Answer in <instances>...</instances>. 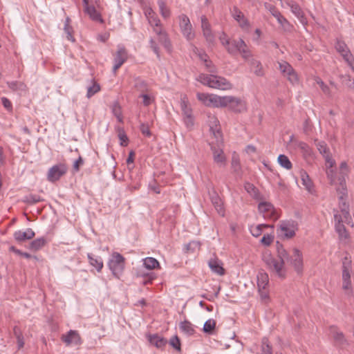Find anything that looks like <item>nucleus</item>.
I'll list each match as a JSON object with an SVG mask.
<instances>
[{
	"label": "nucleus",
	"instance_id": "1",
	"mask_svg": "<svg viewBox=\"0 0 354 354\" xmlns=\"http://www.w3.org/2000/svg\"><path fill=\"white\" fill-rule=\"evenodd\" d=\"M197 80L213 88L227 90L232 88L231 83L225 77L214 75L201 74Z\"/></svg>",
	"mask_w": 354,
	"mask_h": 354
},
{
	"label": "nucleus",
	"instance_id": "2",
	"mask_svg": "<svg viewBox=\"0 0 354 354\" xmlns=\"http://www.w3.org/2000/svg\"><path fill=\"white\" fill-rule=\"evenodd\" d=\"M263 261L269 270L274 272L278 277L283 279L286 277L287 270L282 260L277 259L271 255L266 256Z\"/></svg>",
	"mask_w": 354,
	"mask_h": 354
},
{
	"label": "nucleus",
	"instance_id": "3",
	"mask_svg": "<svg viewBox=\"0 0 354 354\" xmlns=\"http://www.w3.org/2000/svg\"><path fill=\"white\" fill-rule=\"evenodd\" d=\"M125 259L118 252H113L112 258L109 261V267L112 274L116 278L119 279L124 269Z\"/></svg>",
	"mask_w": 354,
	"mask_h": 354
},
{
	"label": "nucleus",
	"instance_id": "4",
	"mask_svg": "<svg viewBox=\"0 0 354 354\" xmlns=\"http://www.w3.org/2000/svg\"><path fill=\"white\" fill-rule=\"evenodd\" d=\"M68 171L66 164L59 163L50 167L47 174V180L49 182L55 183L64 176Z\"/></svg>",
	"mask_w": 354,
	"mask_h": 354
},
{
	"label": "nucleus",
	"instance_id": "5",
	"mask_svg": "<svg viewBox=\"0 0 354 354\" xmlns=\"http://www.w3.org/2000/svg\"><path fill=\"white\" fill-rule=\"evenodd\" d=\"M287 263L291 265L298 274L302 273L304 267L303 256L299 250L297 248L292 249V254L289 257V262Z\"/></svg>",
	"mask_w": 354,
	"mask_h": 354
},
{
	"label": "nucleus",
	"instance_id": "6",
	"mask_svg": "<svg viewBox=\"0 0 354 354\" xmlns=\"http://www.w3.org/2000/svg\"><path fill=\"white\" fill-rule=\"evenodd\" d=\"M351 260L348 257H345L342 259V288L348 290L351 286Z\"/></svg>",
	"mask_w": 354,
	"mask_h": 354
},
{
	"label": "nucleus",
	"instance_id": "7",
	"mask_svg": "<svg viewBox=\"0 0 354 354\" xmlns=\"http://www.w3.org/2000/svg\"><path fill=\"white\" fill-rule=\"evenodd\" d=\"M279 228L286 238L291 239L295 236V232L298 230V223L293 220L281 221Z\"/></svg>",
	"mask_w": 354,
	"mask_h": 354
},
{
	"label": "nucleus",
	"instance_id": "8",
	"mask_svg": "<svg viewBox=\"0 0 354 354\" xmlns=\"http://www.w3.org/2000/svg\"><path fill=\"white\" fill-rule=\"evenodd\" d=\"M279 68L283 76L287 77L292 84H295L298 82L297 75L288 62L286 61L279 62Z\"/></svg>",
	"mask_w": 354,
	"mask_h": 354
},
{
	"label": "nucleus",
	"instance_id": "9",
	"mask_svg": "<svg viewBox=\"0 0 354 354\" xmlns=\"http://www.w3.org/2000/svg\"><path fill=\"white\" fill-rule=\"evenodd\" d=\"M180 27L183 35L188 39L192 40L194 37L192 32V26L188 17L182 14L179 16Z\"/></svg>",
	"mask_w": 354,
	"mask_h": 354
},
{
	"label": "nucleus",
	"instance_id": "10",
	"mask_svg": "<svg viewBox=\"0 0 354 354\" xmlns=\"http://www.w3.org/2000/svg\"><path fill=\"white\" fill-rule=\"evenodd\" d=\"M329 331L333 337V339L336 346L342 347L345 345L348 344V341L346 340L344 333L342 331H340L337 326H330Z\"/></svg>",
	"mask_w": 354,
	"mask_h": 354
},
{
	"label": "nucleus",
	"instance_id": "11",
	"mask_svg": "<svg viewBox=\"0 0 354 354\" xmlns=\"http://www.w3.org/2000/svg\"><path fill=\"white\" fill-rule=\"evenodd\" d=\"M128 58L127 53L124 47H119L118 51L114 55V65L113 71L114 73L121 67Z\"/></svg>",
	"mask_w": 354,
	"mask_h": 354
},
{
	"label": "nucleus",
	"instance_id": "12",
	"mask_svg": "<svg viewBox=\"0 0 354 354\" xmlns=\"http://www.w3.org/2000/svg\"><path fill=\"white\" fill-rule=\"evenodd\" d=\"M232 16L238 23L239 26L243 30H248L250 28V23L244 14L236 7L234 6L232 11Z\"/></svg>",
	"mask_w": 354,
	"mask_h": 354
},
{
	"label": "nucleus",
	"instance_id": "13",
	"mask_svg": "<svg viewBox=\"0 0 354 354\" xmlns=\"http://www.w3.org/2000/svg\"><path fill=\"white\" fill-rule=\"evenodd\" d=\"M317 148L319 150V153L323 155L325 158L326 162L327 165H329L330 167H334L335 162L332 158L329 149L327 147V145L324 141H319L316 144Z\"/></svg>",
	"mask_w": 354,
	"mask_h": 354
},
{
	"label": "nucleus",
	"instance_id": "14",
	"mask_svg": "<svg viewBox=\"0 0 354 354\" xmlns=\"http://www.w3.org/2000/svg\"><path fill=\"white\" fill-rule=\"evenodd\" d=\"M259 211L263 214L264 218H272L277 219V216H275L273 205L267 202H261L258 205Z\"/></svg>",
	"mask_w": 354,
	"mask_h": 354
},
{
	"label": "nucleus",
	"instance_id": "15",
	"mask_svg": "<svg viewBox=\"0 0 354 354\" xmlns=\"http://www.w3.org/2000/svg\"><path fill=\"white\" fill-rule=\"evenodd\" d=\"M226 98H228L226 106H228L232 111L241 112L245 109V104L239 98L233 96H226Z\"/></svg>",
	"mask_w": 354,
	"mask_h": 354
},
{
	"label": "nucleus",
	"instance_id": "16",
	"mask_svg": "<svg viewBox=\"0 0 354 354\" xmlns=\"http://www.w3.org/2000/svg\"><path fill=\"white\" fill-rule=\"evenodd\" d=\"M209 196L210 201L216 212L220 215L223 216L225 214V209L223 208V202L218 194L214 189H212V191H209Z\"/></svg>",
	"mask_w": 354,
	"mask_h": 354
},
{
	"label": "nucleus",
	"instance_id": "17",
	"mask_svg": "<svg viewBox=\"0 0 354 354\" xmlns=\"http://www.w3.org/2000/svg\"><path fill=\"white\" fill-rule=\"evenodd\" d=\"M269 10L271 14L277 19L279 24L281 25L285 30H290L291 25L274 6H270Z\"/></svg>",
	"mask_w": 354,
	"mask_h": 354
},
{
	"label": "nucleus",
	"instance_id": "18",
	"mask_svg": "<svg viewBox=\"0 0 354 354\" xmlns=\"http://www.w3.org/2000/svg\"><path fill=\"white\" fill-rule=\"evenodd\" d=\"M209 131L213 133L215 138H218L221 136L219 121L214 115H208V121Z\"/></svg>",
	"mask_w": 354,
	"mask_h": 354
},
{
	"label": "nucleus",
	"instance_id": "19",
	"mask_svg": "<svg viewBox=\"0 0 354 354\" xmlns=\"http://www.w3.org/2000/svg\"><path fill=\"white\" fill-rule=\"evenodd\" d=\"M62 340L67 345L71 344L79 345L81 344V338L79 333L73 330H69L66 335H63L62 336Z\"/></svg>",
	"mask_w": 354,
	"mask_h": 354
},
{
	"label": "nucleus",
	"instance_id": "20",
	"mask_svg": "<svg viewBox=\"0 0 354 354\" xmlns=\"http://www.w3.org/2000/svg\"><path fill=\"white\" fill-rule=\"evenodd\" d=\"M13 236L16 241L20 243L26 240L32 239L35 236V233L31 228H28L25 232L16 231Z\"/></svg>",
	"mask_w": 354,
	"mask_h": 354
},
{
	"label": "nucleus",
	"instance_id": "21",
	"mask_svg": "<svg viewBox=\"0 0 354 354\" xmlns=\"http://www.w3.org/2000/svg\"><path fill=\"white\" fill-rule=\"evenodd\" d=\"M335 49L338 53L341 54V55L346 62L350 61L352 55L344 41L337 39L335 43Z\"/></svg>",
	"mask_w": 354,
	"mask_h": 354
},
{
	"label": "nucleus",
	"instance_id": "22",
	"mask_svg": "<svg viewBox=\"0 0 354 354\" xmlns=\"http://www.w3.org/2000/svg\"><path fill=\"white\" fill-rule=\"evenodd\" d=\"M148 341L151 345L161 349L164 348L168 343L165 338L160 336L158 334L149 335Z\"/></svg>",
	"mask_w": 354,
	"mask_h": 354
},
{
	"label": "nucleus",
	"instance_id": "23",
	"mask_svg": "<svg viewBox=\"0 0 354 354\" xmlns=\"http://www.w3.org/2000/svg\"><path fill=\"white\" fill-rule=\"evenodd\" d=\"M211 150L213 153L214 161L221 167L225 165L226 162V158L223 149L217 148L214 145H211Z\"/></svg>",
	"mask_w": 354,
	"mask_h": 354
},
{
	"label": "nucleus",
	"instance_id": "24",
	"mask_svg": "<svg viewBox=\"0 0 354 354\" xmlns=\"http://www.w3.org/2000/svg\"><path fill=\"white\" fill-rule=\"evenodd\" d=\"M208 266L213 272L220 276L225 274V269L223 268V263L218 258L215 257L209 259Z\"/></svg>",
	"mask_w": 354,
	"mask_h": 354
},
{
	"label": "nucleus",
	"instance_id": "25",
	"mask_svg": "<svg viewBox=\"0 0 354 354\" xmlns=\"http://www.w3.org/2000/svg\"><path fill=\"white\" fill-rule=\"evenodd\" d=\"M153 32L158 35L159 42H160L166 49L170 50L171 46L170 41L167 34L162 30V27L153 28Z\"/></svg>",
	"mask_w": 354,
	"mask_h": 354
},
{
	"label": "nucleus",
	"instance_id": "26",
	"mask_svg": "<svg viewBox=\"0 0 354 354\" xmlns=\"http://www.w3.org/2000/svg\"><path fill=\"white\" fill-rule=\"evenodd\" d=\"M145 14L148 19L149 24L153 27V28L161 27L160 19L151 8H147L145 10Z\"/></svg>",
	"mask_w": 354,
	"mask_h": 354
},
{
	"label": "nucleus",
	"instance_id": "27",
	"mask_svg": "<svg viewBox=\"0 0 354 354\" xmlns=\"http://www.w3.org/2000/svg\"><path fill=\"white\" fill-rule=\"evenodd\" d=\"M179 328L181 332L187 336H192L196 333L194 326L188 320H184L180 322Z\"/></svg>",
	"mask_w": 354,
	"mask_h": 354
},
{
	"label": "nucleus",
	"instance_id": "28",
	"mask_svg": "<svg viewBox=\"0 0 354 354\" xmlns=\"http://www.w3.org/2000/svg\"><path fill=\"white\" fill-rule=\"evenodd\" d=\"M47 243V240L44 237L36 239L30 242L28 249L33 252H37L43 248Z\"/></svg>",
	"mask_w": 354,
	"mask_h": 354
},
{
	"label": "nucleus",
	"instance_id": "29",
	"mask_svg": "<svg viewBox=\"0 0 354 354\" xmlns=\"http://www.w3.org/2000/svg\"><path fill=\"white\" fill-rule=\"evenodd\" d=\"M249 63L251 67V70L257 76L262 77L264 75V71L260 61L255 59H251L249 61Z\"/></svg>",
	"mask_w": 354,
	"mask_h": 354
},
{
	"label": "nucleus",
	"instance_id": "30",
	"mask_svg": "<svg viewBox=\"0 0 354 354\" xmlns=\"http://www.w3.org/2000/svg\"><path fill=\"white\" fill-rule=\"evenodd\" d=\"M180 107L183 112V118L193 115L192 109L189 106V101L186 95H183L181 97Z\"/></svg>",
	"mask_w": 354,
	"mask_h": 354
},
{
	"label": "nucleus",
	"instance_id": "31",
	"mask_svg": "<svg viewBox=\"0 0 354 354\" xmlns=\"http://www.w3.org/2000/svg\"><path fill=\"white\" fill-rule=\"evenodd\" d=\"M84 11L92 20L100 22L103 21L100 14L97 11L94 6L88 5L84 8Z\"/></svg>",
	"mask_w": 354,
	"mask_h": 354
},
{
	"label": "nucleus",
	"instance_id": "32",
	"mask_svg": "<svg viewBox=\"0 0 354 354\" xmlns=\"http://www.w3.org/2000/svg\"><path fill=\"white\" fill-rule=\"evenodd\" d=\"M227 99L228 98H226V96L221 97L216 95H212L210 106L214 107H225Z\"/></svg>",
	"mask_w": 354,
	"mask_h": 354
},
{
	"label": "nucleus",
	"instance_id": "33",
	"mask_svg": "<svg viewBox=\"0 0 354 354\" xmlns=\"http://www.w3.org/2000/svg\"><path fill=\"white\" fill-rule=\"evenodd\" d=\"M257 286L258 288H267L269 283L268 274L263 271H261L257 274Z\"/></svg>",
	"mask_w": 354,
	"mask_h": 354
},
{
	"label": "nucleus",
	"instance_id": "34",
	"mask_svg": "<svg viewBox=\"0 0 354 354\" xmlns=\"http://www.w3.org/2000/svg\"><path fill=\"white\" fill-rule=\"evenodd\" d=\"M8 87L13 91H17L19 93L26 92L27 90L26 85L22 82L12 81L8 82Z\"/></svg>",
	"mask_w": 354,
	"mask_h": 354
},
{
	"label": "nucleus",
	"instance_id": "35",
	"mask_svg": "<svg viewBox=\"0 0 354 354\" xmlns=\"http://www.w3.org/2000/svg\"><path fill=\"white\" fill-rule=\"evenodd\" d=\"M238 53H241L242 57L245 59H248L251 57L252 54L250 50L248 49L245 42L242 39H239V46Z\"/></svg>",
	"mask_w": 354,
	"mask_h": 354
},
{
	"label": "nucleus",
	"instance_id": "36",
	"mask_svg": "<svg viewBox=\"0 0 354 354\" xmlns=\"http://www.w3.org/2000/svg\"><path fill=\"white\" fill-rule=\"evenodd\" d=\"M89 263L95 267L97 272H100L103 268V261L100 257H95L91 254H88Z\"/></svg>",
	"mask_w": 354,
	"mask_h": 354
},
{
	"label": "nucleus",
	"instance_id": "37",
	"mask_svg": "<svg viewBox=\"0 0 354 354\" xmlns=\"http://www.w3.org/2000/svg\"><path fill=\"white\" fill-rule=\"evenodd\" d=\"M239 46V39L238 40H229L228 44L225 46L227 51L232 55H236L238 53Z\"/></svg>",
	"mask_w": 354,
	"mask_h": 354
},
{
	"label": "nucleus",
	"instance_id": "38",
	"mask_svg": "<svg viewBox=\"0 0 354 354\" xmlns=\"http://www.w3.org/2000/svg\"><path fill=\"white\" fill-rule=\"evenodd\" d=\"M113 114L117 118L119 122H123L121 106L118 102L115 101L111 106Z\"/></svg>",
	"mask_w": 354,
	"mask_h": 354
},
{
	"label": "nucleus",
	"instance_id": "39",
	"mask_svg": "<svg viewBox=\"0 0 354 354\" xmlns=\"http://www.w3.org/2000/svg\"><path fill=\"white\" fill-rule=\"evenodd\" d=\"M158 5L162 17L164 19H168L170 17L171 11L167 6L165 2L163 0H158Z\"/></svg>",
	"mask_w": 354,
	"mask_h": 354
},
{
	"label": "nucleus",
	"instance_id": "40",
	"mask_svg": "<svg viewBox=\"0 0 354 354\" xmlns=\"http://www.w3.org/2000/svg\"><path fill=\"white\" fill-rule=\"evenodd\" d=\"M335 227L336 232L339 234L340 239H347L348 238V234L346 230V227L343 223H335Z\"/></svg>",
	"mask_w": 354,
	"mask_h": 354
},
{
	"label": "nucleus",
	"instance_id": "41",
	"mask_svg": "<svg viewBox=\"0 0 354 354\" xmlns=\"http://www.w3.org/2000/svg\"><path fill=\"white\" fill-rule=\"evenodd\" d=\"M144 266L148 270H153L159 267V262L153 257H147L144 259Z\"/></svg>",
	"mask_w": 354,
	"mask_h": 354
},
{
	"label": "nucleus",
	"instance_id": "42",
	"mask_svg": "<svg viewBox=\"0 0 354 354\" xmlns=\"http://www.w3.org/2000/svg\"><path fill=\"white\" fill-rule=\"evenodd\" d=\"M301 178L303 185L305 186L308 192H311L313 189V183L308 174L306 171H302L301 173Z\"/></svg>",
	"mask_w": 354,
	"mask_h": 354
},
{
	"label": "nucleus",
	"instance_id": "43",
	"mask_svg": "<svg viewBox=\"0 0 354 354\" xmlns=\"http://www.w3.org/2000/svg\"><path fill=\"white\" fill-rule=\"evenodd\" d=\"M278 162L279 165L286 169H290L292 167L291 162L290 161L288 156L283 154H281L278 157Z\"/></svg>",
	"mask_w": 354,
	"mask_h": 354
},
{
	"label": "nucleus",
	"instance_id": "44",
	"mask_svg": "<svg viewBox=\"0 0 354 354\" xmlns=\"http://www.w3.org/2000/svg\"><path fill=\"white\" fill-rule=\"evenodd\" d=\"M315 82L320 86L322 92L327 96H331V91L328 85H326L322 80L319 77H315Z\"/></svg>",
	"mask_w": 354,
	"mask_h": 354
},
{
	"label": "nucleus",
	"instance_id": "45",
	"mask_svg": "<svg viewBox=\"0 0 354 354\" xmlns=\"http://www.w3.org/2000/svg\"><path fill=\"white\" fill-rule=\"evenodd\" d=\"M216 326V322L214 319L207 320L203 326V330L207 334H212Z\"/></svg>",
	"mask_w": 354,
	"mask_h": 354
},
{
	"label": "nucleus",
	"instance_id": "46",
	"mask_svg": "<svg viewBox=\"0 0 354 354\" xmlns=\"http://www.w3.org/2000/svg\"><path fill=\"white\" fill-rule=\"evenodd\" d=\"M337 192L339 194V199L343 200L347 194L346 182L344 178H339V186L337 188Z\"/></svg>",
	"mask_w": 354,
	"mask_h": 354
},
{
	"label": "nucleus",
	"instance_id": "47",
	"mask_svg": "<svg viewBox=\"0 0 354 354\" xmlns=\"http://www.w3.org/2000/svg\"><path fill=\"white\" fill-rule=\"evenodd\" d=\"M277 253L279 260H282L284 263L285 261L289 262V257L291 254H289L281 245L277 248Z\"/></svg>",
	"mask_w": 354,
	"mask_h": 354
},
{
	"label": "nucleus",
	"instance_id": "48",
	"mask_svg": "<svg viewBox=\"0 0 354 354\" xmlns=\"http://www.w3.org/2000/svg\"><path fill=\"white\" fill-rule=\"evenodd\" d=\"M245 189L254 198L258 199L259 198V190L254 186V185L248 183L245 185Z\"/></svg>",
	"mask_w": 354,
	"mask_h": 354
},
{
	"label": "nucleus",
	"instance_id": "49",
	"mask_svg": "<svg viewBox=\"0 0 354 354\" xmlns=\"http://www.w3.org/2000/svg\"><path fill=\"white\" fill-rule=\"evenodd\" d=\"M261 354H272V346L266 337L262 339Z\"/></svg>",
	"mask_w": 354,
	"mask_h": 354
},
{
	"label": "nucleus",
	"instance_id": "50",
	"mask_svg": "<svg viewBox=\"0 0 354 354\" xmlns=\"http://www.w3.org/2000/svg\"><path fill=\"white\" fill-rule=\"evenodd\" d=\"M169 344L177 351H181V342L179 337L177 335H174V337H172L170 339Z\"/></svg>",
	"mask_w": 354,
	"mask_h": 354
},
{
	"label": "nucleus",
	"instance_id": "51",
	"mask_svg": "<svg viewBox=\"0 0 354 354\" xmlns=\"http://www.w3.org/2000/svg\"><path fill=\"white\" fill-rule=\"evenodd\" d=\"M196 95L199 101L202 102L205 106H210V100L212 95L203 93H198Z\"/></svg>",
	"mask_w": 354,
	"mask_h": 354
},
{
	"label": "nucleus",
	"instance_id": "52",
	"mask_svg": "<svg viewBox=\"0 0 354 354\" xmlns=\"http://www.w3.org/2000/svg\"><path fill=\"white\" fill-rule=\"evenodd\" d=\"M100 90V86L99 84L94 82L92 86H90L88 87L87 89V97L90 98L93 95H94L95 93L99 92Z\"/></svg>",
	"mask_w": 354,
	"mask_h": 354
},
{
	"label": "nucleus",
	"instance_id": "53",
	"mask_svg": "<svg viewBox=\"0 0 354 354\" xmlns=\"http://www.w3.org/2000/svg\"><path fill=\"white\" fill-rule=\"evenodd\" d=\"M200 243L198 241H191L188 244L185 245V252L188 253L189 252H193L196 249H199Z\"/></svg>",
	"mask_w": 354,
	"mask_h": 354
},
{
	"label": "nucleus",
	"instance_id": "54",
	"mask_svg": "<svg viewBox=\"0 0 354 354\" xmlns=\"http://www.w3.org/2000/svg\"><path fill=\"white\" fill-rule=\"evenodd\" d=\"M288 5L290 8L292 13H294L296 17L301 15V13L303 12L301 8L297 3H296L293 1H290V2H288Z\"/></svg>",
	"mask_w": 354,
	"mask_h": 354
},
{
	"label": "nucleus",
	"instance_id": "55",
	"mask_svg": "<svg viewBox=\"0 0 354 354\" xmlns=\"http://www.w3.org/2000/svg\"><path fill=\"white\" fill-rule=\"evenodd\" d=\"M270 227L269 225H266V224H261V225H258L257 226L254 227V228L251 229V233L252 234V236H255V237H258L259 236H260L262 233V231H263V227Z\"/></svg>",
	"mask_w": 354,
	"mask_h": 354
},
{
	"label": "nucleus",
	"instance_id": "56",
	"mask_svg": "<svg viewBox=\"0 0 354 354\" xmlns=\"http://www.w3.org/2000/svg\"><path fill=\"white\" fill-rule=\"evenodd\" d=\"M140 276L145 278L142 282L144 286L151 284L153 280L155 279V275L153 273H142L140 274Z\"/></svg>",
	"mask_w": 354,
	"mask_h": 354
},
{
	"label": "nucleus",
	"instance_id": "57",
	"mask_svg": "<svg viewBox=\"0 0 354 354\" xmlns=\"http://www.w3.org/2000/svg\"><path fill=\"white\" fill-rule=\"evenodd\" d=\"M135 87L136 89L142 93L147 92L148 91V87L147 83L142 80H138L136 82Z\"/></svg>",
	"mask_w": 354,
	"mask_h": 354
},
{
	"label": "nucleus",
	"instance_id": "58",
	"mask_svg": "<svg viewBox=\"0 0 354 354\" xmlns=\"http://www.w3.org/2000/svg\"><path fill=\"white\" fill-rule=\"evenodd\" d=\"M64 30L66 34L67 39L72 42H74L75 41V39L73 36V27L71 25L68 26L67 24H64Z\"/></svg>",
	"mask_w": 354,
	"mask_h": 354
},
{
	"label": "nucleus",
	"instance_id": "59",
	"mask_svg": "<svg viewBox=\"0 0 354 354\" xmlns=\"http://www.w3.org/2000/svg\"><path fill=\"white\" fill-rule=\"evenodd\" d=\"M41 201L42 200L39 196L33 195V194L27 196L26 197V199L24 200L25 202H26L27 203H29V204H35V203H37Z\"/></svg>",
	"mask_w": 354,
	"mask_h": 354
},
{
	"label": "nucleus",
	"instance_id": "60",
	"mask_svg": "<svg viewBox=\"0 0 354 354\" xmlns=\"http://www.w3.org/2000/svg\"><path fill=\"white\" fill-rule=\"evenodd\" d=\"M258 290L261 300L266 303L269 300V292L267 288H258Z\"/></svg>",
	"mask_w": 354,
	"mask_h": 354
},
{
	"label": "nucleus",
	"instance_id": "61",
	"mask_svg": "<svg viewBox=\"0 0 354 354\" xmlns=\"http://www.w3.org/2000/svg\"><path fill=\"white\" fill-rule=\"evenodd\" d=\"M84 160L82 156H79V158L74 162L73 165V171L74 172H78L80 169V167L84 165Z\"/></svg>",
	"mask_w": 354,
	"mask_h": 354
},
{
	"label": "nucleus",
	"instance_id": "62",
	"mask_svg": "<svg viewBox=\"0 0 354 354\" xmlns=\"http://www.w3.org/2000/svg\"><path fill=\"white\" fill-rule=\"evenodd\" d=\"M274 240V236L265 234L261 239V243L265 246H269Z\"/></svg>",
	"mask_w": 354,
	"mask_h": 354
},
{
	"label": "nucleus",
	"instance_id": "63",
	"mask_svg": "<svg viewBox=\"0 0 354 354\" xmlns=\"http://www.w3.org/2000/svg\"><path fill=\"white\" fill-rule=\"evenodd\" d=\"M326 166L327 177L330 180V183L332 184L335 181V171L333 170V167H330L329 165H327L326 162Z\"/></svg>",
	"mask_w": 354,
	"mask_h": 354
},
{
	"label": "nucleus",
	"instance_id": "64",
	"mask_svg": "<svg viewBox=\"0 0 354 354\" xmlns=\"http://www.w3.org/2000/svg\"><path fill=\"white\" fill-rule=\"evenodd\" d=\"M203 33L208 43L212 44L214 41V36L212 34L211 29L205 30L203 31Z\"/></svg>",
	"mask_w": 354,
	"mask_h": 354
}]
</instances>
